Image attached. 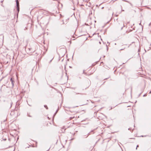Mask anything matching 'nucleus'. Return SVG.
I'll use <instances>...</instances> for the list:
<instances>
[{
    "label": "nucleus",
    "instance_id": "20e7f679",
    "mask_svg": "<svg viewBox=\"0 0 151 151\" xmlns=\"http://www.w3.org/2000/svg\"><path fill=\"white\" fill-rule=\"evenodd\" d=\"M139 147V145H137V147H136V149H137V147Z\"/></svg>",
    "mask_w": 151,
    "mask_h": 151
},
{
    "label": "nucleus",
    "instance_id": "f03ea898",
    "mask_svg": "<svg viewBox=\"0 0 151 151\" xmlns=\"http://www.w3.org/2000/svg\"><path fill=\"white\" fill-rule=\"evenodd\" d=\"M10 81H11L12 83V84H13V81L12 80V78H11L10 79Z\"/></svg>",
    "mask_w": 151,
    "mask_h": 151
},
{
    "label": "nucleus",
    "instance_id": "423d86ee",
    "mask_svg": "<svg viewBox=\"0 0 151 151\" xmlns=\"http://www.w3.org/2000/svg\"><path fill=\"white\" fill-rule=\"evenodd\" d=\"M150 93H151V91L150 92Z\"/></svg>",
    "mask_w": 151,
    "mask_h": 151
},
{
    "label": "nucleus",
    "instance_id": "39448f33",
    "mask_svg": "<svg viewBox=\"0 0 151 151\" xmlns=\"http://www.w3.org/2000/svg\"><path fill=\"white\" fill-rule=\"evenodd\" d=\"M132 139H134V138H132Z\"/></svg>",
    "mask_w": 151,
    "mask_h": 151
},
{
    "label": "nucleus",
    "instance_id": "f257e3e1",
    "mask_svg": "<svg viewBox=\"0 0 151 151\" xmlns=\"http://www.w3.org/2000/svg\"><path fill=\"white\" fill-rule=\"evenodd\" d=\"M16 4H17V10L18 11V12H19V2L18 1V0H16Z\"/></svg>",
    "mask_w": 151,
    "mask_h": 151
},
{
    "label": "nucleus",
    "instance_id": "7ed1b4c3",
    "mask_svg": "<svg viewBox=\"0 0 151 151\" xmlns=\"http://www.w3.org/2000/svg\"><path fill=\"white\" fill-rule=\"evenodd\" d=\"M44 107L47 109H48V108H47V106H46V105H45L44 106Z\"/></svg>",
    "mask_w": 151,
    "mask_h": 151
}]
</instances>
